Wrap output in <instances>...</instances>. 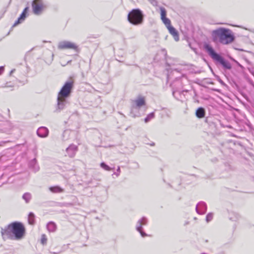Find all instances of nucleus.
Here are the masks:
<instances>
[{
    "label": "nucleus",
    "mask_w": 254,
    "mask_h": 254,
    "mask_svg": "<svg viewBox=\"0 0 254 254\" xmlns=\"http://www.w3.org/2000/svg\"><path fill=\"white\" fill-rule=\"evenodd\" d=\"M147 222V219L145 217H143L140 219L138 220L136 223V229L140 233L142 237H145L147 236V234L142 231V226L146 225Z\"/></svg>",
    "instance_id": "1a4fd4ad"
},
{
    "label": "nucleus",
    "mask_w": 254,
    "mask_h": 254,
    "mask_svg": "<svg viewBox=\"0 0 254 254\" xmlns=\"http://www.w3.org/2000/svg\"><path fill=\"white\" fill-rule=\"evenodd\" d=\"M70 131L68 130H64L62 134V139L63 141L68 140L69 138Z\"/></svg>",
    "instance_id": "a211bd4d"
},
{
    "label": "nucleus",
    "mask_w": 254,
    "mask_h": 254,
    "mask_svg": "<svg viewBox=\"0 0 254 254\" xmlns=\"http://www.w3.org/2000/svg\"><path fill=\"white\" fill-rule=\"evenodd\" d=\"M196 116L198 118H202L205 116V111L202 107L198 108L195 112Z\"/></svg>",
    "instance_id": "2eb2a0df"
},
{
    "label": "nucleus",
    "mask_w": 254,
    "mask_h": 254,
    "mask_svg": "<svg viewBox=\"0 0 254 254\" xmlns=\"http://www.w3.org/2000/svg\"><path fill=\"white\" fill-rule=\"evenodd\" d=\"M47 238H46V236L45 234H43L42 235V237H41V243L43 244V245H45L47 243Z\"/></svg>",
    "instance_id": "cd10ccee"
},
{
    "label": "nucleus",
    "mask_w": 254,
    "mask_h": 254,
    "mask_svg": "<svg viewBox=\"0 0 254 254\" xmlns=\"http://www.w3.org/2000/svg\"><path fill=\"white\" fill-rule=\"evenodd\" d=\"M0 232L4 240H20L25 235V228L21 222H14L4 228H1Z\"/></svg>",
    "instance_id": "f257e3e1"
},
{
    "label": "nucleus",
    "mask_w": 254,
    "mask_h": 254,
    "mask_svg": "<svg viewBox=\"0 0 254 254\" xmlns=\"http://www.w3.org/2000/svg\"><path fill=\"white\" fill-rule=\"evenodd\" d=\"M169 33L173 36L176 41L179 40V36L178 31L176 29L172 26H169L167 28Z\"/></svg>",
    "instance_id": "ddd939ff"
},
{
    "label": "nucleus",
    "mask_w": 254,
    "mask_h": 254,
    "mask_svg": "<svg viewBox=\"0 0 254 254\" xmlns=\"http://www.w3.org/2000/svg\"><path fill=\"white\" fill-rule=\"evenodd\" d=\"M29 10V7L27 6L24 8L23 12L21 14L20 17L18 18L17 20H16L13 24V26H15L17 25L18 24L21 23L23 21L26 16V13H27Z\"/></svg>",
    "instance_id": "9b49d317"
},
{
    "label": "nucleus",
    "mask_w": 254,
    "mask_h": 254,
    "mask_svg": "<svg viewBox=\"0 0 254 254\" xmlns=\"http://www.w3.org/2000/svg\"><path fill=\"white\" fill-rule=\"evenodd\" d=\"M77 150V146L75 145H70L68 148H66V152L68 156L72 157L74 156L75 152Z\"/></svg>",
    "instance_id": "4468645a"
},
{
    "label": "nucleus",
    "mask_w": 254,
    "mask_h": 254,
    "mask_svg": "<svg viewBox=\"0 0 254 254\" xmlns=\"http://www.w3.org/2000/svg\"><path fill=\"white\" fill-rule=\"evenodd\" d=\"M73 87V81L71 80L67 81L64 84L58 94L57 106L55 112H59L63 110L67 103V98L71 93Z\"/></svg>",
    "instance_id": "f03ea898"
},
{
    "label": "nucleus",
    "mask_w": 254,
    "mask_h": 254,
    "mask_svg": "<svg viewBox=\"0 0 254 254\" xmlns=\"http://www.w3.org/2000/svg\"><path fill=\"white\" fill-rule=\"evenodd\" d=\"M145 104V101L144 97L139 96L135 99L133 102L130 110L132 116L133 117L138 116L139 115V109Z\"/></svg>",
    "instance_id": "423d86ee"
},
{
    "label": "nucleus",
    "mask_w": 254,
    "mask_h": 254,
    "mask_svg": "<svg viewBox=\"0 0 254 254\" xmlns=\"http://www.w3.org/2000/svg\"><path fill=\"white\" fill-rule=\"evenodd\" d=\"M196 211L199 214H204L207 210V206L205 202H200L196 206Z\"/></svg>",
    "instance_id": "9d476101"
},
{
    "label": "nucleus",
    "mask_w": 254,
    "mask_h": 254,
    "mask_svg": "<svg viewBox=\"0 0 254 254\" xmlns=\"http://www.w3.org/2000/svg\"><path fill=\"white\" fill-rule=\"evenodd\" d=\"M49 189L53 193H61L64 191L63 188L58 186L50 187Z\"/></svg>",
    "instance_id": "dca6fc26"
},
{
    "label": "nucleus",
    "mask_w": 254,
    "mask_h": 254,
    "mask_svg": "<svg viewBox=\"0 0 254 254\" xmlns=\"http://www.w3.org/2000/svg\"><path fill=\"white\" fill-rule=\"evenodd\" d=\"M233 214L234 215L235 217H230V219H231L233 221H236V220H238L240 217V215L238 213H233Z\"/></svg>",
    "instance_id": "bb28decb"
},
{
    "label": "nucleus",
    "mask_w": 254,
    "mask_h": 254,
    "mask_svg": "<svg viewBox=\"0 0 254 254\" xmlns=\"http://www.w3.org/2000/svg\"><path fill=\"white\" fill-rule=\"evenodd\" d=\"M120 172V167H118V169H117V172Z\"/></svg>",
    "instance_id": "2f4dec72"
},
{
    "label": "nucleus",
    "mask_w": 254,
    "mask_h": 254,
    "mask_svg": "<svg viewBox=\"0 0 254 254\" xmlns=\"http://www.w3.org/2000/svg\"><path fill=\"white\" fill-rule=\"evenodd\" d=\"M35 216L32 212H30L28 215V222L31 225H33L35 223Z\"/></svg>",
    "instance_id": "412c9836"
},
{
    "label": "nucleus",
    "mask_w": 254,
    "mask_h": 254,
    "mask_svg": "<svg viewBox=\"0 0 254 254\" xmlns=\"http://www.w3.org/2000/svg\"><path fill=\"white\" fill-rule=\"evenodd\" d=\"M32 8L34 14L39 15L46 8V5L42 0H33L32 2Z\"/></svg>",
    "instance_id": "0eeeda50"
},
{
    "label": "nucleus",
    "mask_w": 254,
    "mask_h": 254,
    "mask_svg": "<svg viewBox=\"0 0 254 254\" xmlns=\"http://www.w3.org/2000/svg\"><path fill=\"white\" fill-rule=\"evenodd\" d=\"M14 71H15L14 69L11 70V71L10 72V73H9L10 75H11L14 72Z\"/></svg>",
    "instance_id": "7c9ffc66"
},
{
    "label": "nucleus",
    "mask_w": 254,
    "mask_h": 254,
    "mask_svg": "<svg viewBox=\"0 0 254 254\" xmlns=\"http://www.w3.org/2000/svg\"><path fill=\"white\" fill-rule=\"evenodd\" d=\"M30 166L32 167L35 171L39 170V167L37 165V161L36 159H34L30 161Z\"/></svg>",
    "instance_id": "6ab92c4d"
},
{
    "label": "nucleus",
    "mask_w": 254,
    "mask_h": 254,
    "mask_svg": "<svg viewBox=\"0 0 254 254\" xmlns=\"http://www.w3.org/2000/svg\"><path fill=\"white\" fill-rule=\"evenodd\" d=\"M31 197V194L29 192H26L24 193L22 196V198L25 201L26 203H28L30 201Z\"/></svg>",
    "instance_id": "aec40b11"
},
{
    "label": "nucleus",
    "mask_w": 254,
    "mask_h": 254,
    "mask_svg": "<svg viewBox=\"0 0 254 254\" xmlns=\"http://www.w3.org/2000/svg\"><path fill=\"white\" fill-rule=\"evenodd\" d=\"M204 48L212 59L219 63L224 67L229 69L231 68L230 64L228 61L224 60L219 54L215 53L213 48L210 45L206 44L204 45Z\"/></svg>",
    "instance_id": "20e7f679"
},
{
    "label": "nucleus",
    "mask_w": 254,
    "mask_h": 254,
    "mask_svg": "<svg viewBox=\"0 0 254 254\" xmlns=\"http://www.w3.org/2000/svg\"><path fill=\"white\" fill-rule=\"evenodd\" d=\"M9 86L7 85V84H6L4 87H9Z\"/></svg>",
    "instance_id": "72a5a7b5"
},
{
    "label": "nucleus",
    "mask_w": 254,
    "mask_h": 254,
    "mask_svg": "<svg viewBox=\"0 0 254 254\" xmlns=\"http://www.w3.org/2000/svg\"><path fill=\"white\" fill-rule=\"evenodd\" d=\"M160 14H161V19H163L164 18L166 17L167 11L165 8L163 7H161L160 8Z\"/></svg>",
    "instance_id": "5701e85b"
},
{
    "label": "nucleus",
    "mask_w": 254,
    "mask_h": 254,
    "mask_svg": "<svg viewBox=\"0 0 254 254\" xmlns=\"http://www.w3.org/2000/svg\"><path fill=\"white\" fill-rule=\"evenodd\" d=\"M49 133L48 129L44 127H39L37 131V135L41 137H46L48 136Z\"/></svg>",
    "instance_id": "f8f14e48"
},
{
    "label": "nucleus",
    "mask_w": 254,
    "mask_h": 254,
    "mask_svg": "<svg viewBox=\"0 0 254 254\" xmlns=\"http://www.w3.org/2000/svg\"><path fill=\"white\" fill-rule=\"evenodd\" d=\"M211 35L214 41L219 39V42L224 45L230 44L234 40L231 30L225 28L221 27L213 30Z\"/></svg>",
    "instance_id": "7ed1b4c3"
},
{
    "label": "nucleus",
    "mask_w": 254,
    "mask_h": 254,
    "mask_svg": "<svg viewBox=\"0 0 254 254\" xmlns=\"http://www.w3.org/2000/svg\"><path fill=\"white\" fill-rule=\"evenodd\" d=\"M149 1L153 5H156L157 4V1L155 0H149Z\"/></svg>",
    "instance_id": "c756f323"
},
{
    "label": "nucleus",
    "mask_w": 254,
    "mask_h": 254,
    "mask_svg": "<svg viewBox=\"0 0 254 254\" xmlns=\"http://www.w3.org/2000/svg\"><path fill=\"white\" fill-rule=\"evenodd\" d=\"M100 166L103 168L104 169V170H107V171H110L111 170V168L108 166L107 165H106L105 163L104 162H102L100 164Z\"/></svg>",
    "instance_id": "a878e982"
},
{
    "label": "nucleus",
    "mask_w": 254,
    "mask_h": 254,
    "mask_svg": "<svg viewBox=\"0 0 254 254\" xmlns=\"http://www.w3.org/2000/svg\"><path fill=\"white\" fill-rule=\"evenodd\" d=\"M48 230L50 232H54L57 229L56 225L53 222H50L47 225Z\"/></svg>",
    "instance_id": "f3484780"
},
{
    "label": "nucleus",
    "mask_w": 254,
    "mask_h": 254,
    "mask_svg": "<svg viewBox=\"0 0 254 254\" xmlns=\"http://www.w3.org/2000/svg\"><path fill=\"white\" fill-rule=\"evenodd\" d=\"M143 15L139 9H132L128 14V21L133 25H138L143 21Z\"/></svg>",
    "instance_id": "39448f33"
},
{
    "label": "nucleus",
    "mask_w": 254,
    "mask_h": 254,
    "mask_svg": "<svg viewBox=\"0 0 254 254\" xmlns=\"http://www.w3.org/2000/svg\"><path fill=\"white\" fill-rule=\"evenodd\" d=\"M4 142H1L0 143V146H1L2 145V144H3Z\"/></svg>",
    "instance_id": "473e14b6"
},
{
    "label": "nucleus",
    "mask_w": 254,
    "mask_h": 254,
    "mask_svg": "<svg viewBox=\"0 0 254 254\" xmlns=\"http://www.w3.org/2000/svg\"><path fill=\"white\" fill-rule=\"evenodd\" d=\"M213 217V214L212 213H209L206 217V221L207 223L211 221Z\"/></svg>",
    "instance_id": "393cba45"
},
{
    "label": "nucleus",
    "mask_w": 254,
    "mask_h": 254,
    "mask_svg": "<svg viewBox=\"0 0 254 254\" xmlns=\"http://www.w3.org/2000/svg\"><path fill=\"white\" fill-rule=\"evenodd\" d=\"M4 67L3 66H0V75H1L4 71Z\"/></svg>",
    "instance_id": "c85d7f7f"
},
{
    "label": "nucleus",
    "mask_w": 254,
    "mask_h": 254,
    "mask_svg": "<svg viewBox=\"0 0 254 254\" xmlns=\"http://www.w3.org/2000/svg\"><path fill=\"white\" fill-rule=\"evenodd\" d=\"M162 22L165 25L167 28L169 27V26H171V21L170 20L167 18H164L163 19H161Z\"/></svg>",
    "instance_id": "4be33fe9"
},
{
    "label": "nucleus",
    "mask_w": 254,
    "mask_h": 254,
    "mask_svg": "<svg viewBox=\"0 0 254 254\" xmlns=\"http://www.w3.org/2000/svg\"><path fill=\"white\" fill-rule=\"evenodd\" d=\"M154 118V113L153 112L150 113L147 115V116L144 119V122L145 123H148L149 122L151 119H153Z\"/></svg>",
    "instance_id": "b1692460"
},
{
    "label": "nucleus",
    "mask_w": 254,
    "mask_h": 254,
    "mask_svg": "<svg viewBox=\"0 0 254 254\" xmlns=\"http://www.w3.org/2000/svg\"><path fill=\"white\" fill-rule=\"evenodd\" d=\"M59 49H72L75 51H77L78 49L77 45L73 42L69 41H62L60 42L58 45Z\"/></svg>",
    "instance_id": "6e6552de"
}]
</instances>
